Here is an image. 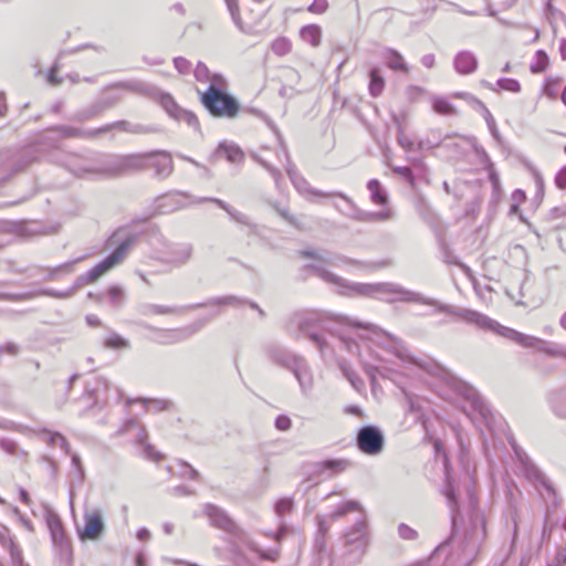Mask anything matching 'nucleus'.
<instances>
[{"mask_svg":"<svg viewBox=\"0 0 566 566\" xmlns=\"http://www.w3.org/2000/svg\"><path fill=\"white\" fill-rule=\"evenodd\" d=\"M41 157L39 147L35 145L29 146L24 149H22L14 159L12 167L14 168V171H19L24 169L32 161L38 160Z\"/></svg>","mask_w":566,"mask_h":566,"instance_id":"c85d7f7f","label":"nucleus"},{"mask_svg":"<svg viewBox=\"0 0 566 566\" xmlns=\"http://www.w3.org/2000/svg\"><path fill=\"white\" fill-rule=\"evenodd\" d=\"M200 102L214 117L234 118L240 112V103L234 96L214 87L201 93Z\"/></svg>","mask_w":566,"mask_h":566,"instance_id":"0eeeda50","label":"nucleus"},{"mask_svg":"<svg viewBox=\"0 0 566 566\" xmlns=\"http://www.w3.org/2000/svg\"><path fill=\"white\" fill-rule=\"evenodd\" d=\"M241 301L235 296L218 297L209 301L205 304H196L188 306H166L157 304H143L139 308L140 313L145 316L149 315H168V314H181L187 310L196 308L208 305H238Z\"/></svg>","mask_w":566,"mask_h":566,"instance_id":"f8f14e48","label":"nucleus"},{"mask_svg":"<svg viewBox=\"0 0 566 566\" xmlns=\"http://www.w3.org/2000/svg\"><path fill=\"white\" fill-rule=\"evenodd\" d=\"M103 345L108 349H127L130 347L129 340L115 332L109 333L105 337Z\"/></svg>","mask_w":566,"mask_h":566,"instance_id":"58836bf2","label":"nucleus"},{"mask_svg":"<svg viewBox=\"0 0 566 566\" xmlns=\"http://www.w3.org/2000/svg\"><path fill=\"white\" fill-rule=\"evenodd\" d=\"M349 468V461L345 459H329L316 462L314 464V472L319 475L331 478L335 474L344 472Z\"/></svg>","mask_w":566,"mask_h":566,"instance_id":"5701e85b","label":"nucleus"},{"mask_svg":"<svg viewBox=\"0 0 566 566\" xmlns=\"http://www.w3.org/2000/svg\"><path fill=\"white\" fill-rule=\"evenodd\" d=\"M199 201H211V202H214L221 209H223L230 216V218L232 220H234L235 222L242 223V224H247V226L250 224L249 223V218L245 214L234 210L227 202H224V201H222L220 199H217V198H202Z\"/></svg>","mask_w":566,"mask_h":566,"instance_id":"c9c22d12","label":"nucleus"},{"mask_svg":"<svg viewBox=\"0 0 566 566\" xmlns=\"http://www.w3.org/2000/svg\"><path fill=\"white\" fill-rule=\"evenodd\" d=\"M453 65L459 74H471L478 69V59L470 51H461L454 56Z\"/></svg>","mask_w":566,"mask_h":566,"instance_id":"393cba45","label":"nucleus"},{"mask_svg":"<svg viewBox=\"0 0 566 566\" xmlns=\"http://www.w3.org/2000/svg\"><path fill=\"white\" fill-rule=\"evenodd\" d=\"M335 196L342 198L348 205L349 211L347 212V216H349L350 218H354L356 220H359V221L373 222L371 212H366V211L359 210L355 206L353 200L349 197H347L345 193H343V192H335Z\"/></svg>","mask_w":566,"mask_h":566,"instance_id":"72a5a7b5","label":"nucleus"},{"mask_svg":"<svg viewBox=\"0 0 566 566\" xmlns=\"http://www.w3.org/2000/svg\"><path fill=\"white\" fill-rule=\"evenodd\" d=\"M314 322L315 319L312 316L295 315L289 324V329L292 331V327L295 324L300 333L306 335L319 348V350L324 353L327 348V343L322 334L314 331L312 326Z\"/></svg>","mask_w":566,"mask_h":566,"instance_id":"6ab92c4d","label":"nucleus"},{"mask_svg":"<svg viewBox=\"0 0 566 566\" xmlns=\"http://www.w3.org/2000/svg\"><path fill=\"white\" fill-rule=\"evenodd\" d=\"M174 65L180 74L188 73L191 67L190 62L187 59L181 57V56L174 59Z\"/></svg>","mask_w":566,"mask_h":566,"instance_id":"338daca9","label":"nucleus"},{"mask_svg":"<svg viewBox=\"0 0 566 566\" xmlns=\"http://www.w3.org/2000/svg\"><path fill=\"white\" fill-rule=\"evenodd\" d=\"M338 338L347 352H349L350 354L359 353L358 352L359 346L355 340L350 339L349 337H347L346 335H343V334H338Z\"/></svg>","mask_w":566,"mask_h":566,"instance_id":"e2e57ef3","label":"nucleus"},{"mask_svg":"<svg viewBox=\"0 0 566 566\" xmlns=\"http://www.w3.org/2000/svg\"><path fill=\"white\" fill-rule=\"evenodd\" d=\"M385 88V78L381 76L379 70L377 67H373L369 71V84L368 91L373 97H378L381 95Z\"/></svg>","mask_w":566,"mask_h":566,"instance_id":"f704fd0d","label":"nucleus"},{"mask_svg":"<svg viewBox=\"0 0 566 566\" xmlns=\"http://www.w3.org/2000/svg\"><path fill=\"white\" fill-rule=\"evenodd\" d=\"M143 402L145 405H148L149 407V410H156V411H161V410H165V409H168L170 402L167 401V400H161V399H153V400H146L144 399Z\"/></svg>","mask_w":566,"mask_h":566,"instance_id":"0e129e2a","label":"nucleus"},{"mask_svg":"<svg viewBox=\"0 0 566 566\" xmlns=\"http://www.w3.org/2000/svg\"><path fill=\"white\" fill-rule=\"evenodd\" d=\"M483 331L492 332L493 334L510 339L524 348H535L552 357L566 358V347H549L548 343L544 339L523 334L511 327L504 326L489 316L486 318Z\"/></svg>","mask_w":566,"mask_h":566,"instance_id":"20e7f679","label":"nucleus"},{"mask_svg":"<svg viewBox=\"0 0 566 566\" xmlns=\"http://www.w3.org/2000/svg\"><path fill=\"white\" fill-rule=\"evenodd\" d=\"M46 441L52 447H60L66 454L70 453V446L61 433L50 432Z\"/></svg>","mask_w":566,"mask_h":566,"instance_id":"de8ad7c7","label":"nucleus"},{"mask_svg":"<svg viewBox=\"0 0 566 566\" xmlns=\"http://www.w3.org/2000/svg\"><path fill=\"white\" fill-rule=\"evenodd\" d=\"M76 532L82 542L101 541L106 533L104 510L101 506H86L83 512V524L76 526Z\"/></svg>","mask_w":566,"mask_h":566,"instance_id":"1a4fd4ad","label":"nucleus"},{"mask_svg":"<svg viewBox=\"0 0 566 566\" xmlns=\"http://www.w3.org/2000/svg\"><path fill=\"white\" fill-rule=\"evenodd\" d=\"M327 0H314L307 10L312 13L322 14L327 10Z\"/></svg>","mask_w":566,"mask_h":566,"instance_id":"69168bd1","label":"nucleus"},{"mask_svg":"<svg viewBox=\"0 0 566 566\" xmlns=\"http://www.w3.org/2000/svg\"><path fill=\"white\" fill-rule=\"evenodd\" d=\"M135 242V235L129 234L120 241L115 250L87 273L76 277L73 286L74 293L82 286L96 282L101 276L120 264Z\"/></svg>","mask_w":566,"mask_h":566,"instance_id":"39448f33","label":"nucleus"},{"mask_svg":"<svg viewBox=\"0 0 566 566\" xmlns=\"http://www.w3.org/2000/svg\"><path fill=\"white\" fill-rule=\"evenodd\" d=\"M271 48L276 55L284 56L291 51V42L286 38H277Z\"/></svg>","mask_w":566,"mask_h":566,"instance_id":"8fccbe9b","label":"nucleus"},{"mask_svg":"<svg viewBox=\"0 0 566 566\" xmlns=\"http://www.w3.org/2000/svg\"><path fill=\"white\" fill-rule=\"evenodd\" d=\"M443 493L447 497V501H448V505L450 506L451 511H452V534H451V537H450V541H454L455 537H457V517H455V512L458 510V501H457V496H455V490H454V486L452 485L451 482H448L444 490H443Z\"/></svg>","mask_w":566,"mask_h":566,"instance_id":"2f4dec72","label":"nucleus"},{"mask_svg":"<svg viewBox=\"0 0 566 566\" xmlns=\"http://www.w3.org/2000/svg\"><path fill=\"white\" fill-rule=\"evenodd\" d=\"M300 35L303 41L312 46H318L322 40V30L317 24H308L301 29Z\"/></svg>","mask_w":566,"mask_h":566,"instance_id":"473e14b6","label":"nucleus"},{"mask_svg":"<svg viewBox=\"0 0 566 566\" xmlns=\"http://www.w3.org/2000/svg\"><path fill=\"white\" fill-rule=\"evenodd\" d=\"M356 444L363 453L377 455L384 450L385 437L378 427L364 426L357 432Z\"/></svg>","mask_w":566,"mask_h":566,"instance_id":"ddd939ff","label":"nucleus"},{"mask_svg":"<svg viewBox=\"0 0 566 566\" xmlns=\"http://www.w3.org/2000/svg\"><path fill=\"white\" fill-rule=\"evenodd\" d=\"M290 371H292L296 378L302 395L308 396L314 387V377L306 360L301 357L296 363H294V365H292Z\"/></svg>","mask_w":566,"mask_h":566,"instance_id":"412c9836","label":"nucleus"},{"mask_svg":"<svg viewBox=\"0 0 566 566\" xmlns=\"http://www.w3.org/2000/svg\"><path fill=\"white\" fill-rule=\"evenodd\" d=\"M146 156L145 167L149 165L155 168L156 174L160 177H167L172 171V159L166 151H153L144 154Z\"/></svg>","mask_w":566,"mask_h":566,"instance_id":"4be33fe9","label":"nucleus"},{"mask_svg":"<svg viewBox=\"0 0 566 566\" xmlns=\"http://www.w3.org/2000/svg\"><path fill=\"white\" fill-rule=\"evenodd\" d=\"M275 210L277 211V213L286 221L289 222L290 224L294 226V227H300L298 222H297V219L296 217H294L293 214L290 213V211L286 209V208H282V207H279V206H275Z\"/></svg>","mask_w":566,"mask_h":566,"instance_id":"774afa93","label":"nucleus"},{"mask_svg":"<svg viewBox=\"0 0 566 566\" xmlns=\"http://www.w3.org/2000/svg\"><path fill=\"white\" fill-rule=\"evenodd\" d=\"M0 542L10 551L11 562L13 566H27L23 563L22 553L14 542L9 537L7 527L0 525Z\"/></svg>","mask_w":566,"mask_h":566,"instance_id":"c756f323","label":"nucleus"},{"mask_svg":"<svg viewBox=\"0 0 566 566\" xmlns=\"http://www.w3.org/2000/svg\"><path fill=\"white\" fill-rule=\"evenodd\" d=\"M316 269L325 282L334 285L336 292L344 296L375 297L387 303L405 302L430 305L434 306L438 312L454 316L482 331L488 318L485 314L478 311L440 303L396 283H352L334 273L326 272L322 266H316Z\"/></svg>","mask_w":566,"mask_h":566,"instance_id":"f257e3e1","label":"nucleus"},{"mask_svg":"<svg viewBox=\"0 0 566 566\" xmlns=\"http://www.w3.org/2000/svg\"><path fill=\"white\" fill-rule=\"evenodd\" d=\"M338 321H339V323L342 325H345V326H349V327H354V328H364L366 331H370L374 334H384L391 342L389 350H391L397 357H399L401 360H405V361H408L410 364L417 365L420 368H423V369L426 368L423 363H420L419 360H417L415 357H412L409 354L407 347L405 346V344H403V342L401 339L390 335L387 332H384L378 326H376L374 324H364V323L350 319V318L345 317V316H339Z\"/></svg>","mask_w":566,"mask_h":566,"instance_id":"9b49d317","label":"nucleus"},{"mask_svg":"<svg viewBox=\"0 0 566 566\" xmlns=\"http://www.w3.org/2000/svg\"><path fill=\"white\" fill-rule=\"evenodd\" d=\"M208 83H209V86H208L207 91H210L213 87L217 90L224 91L228 86L227 80L224 78L223 75H221L219 73L210 74V78L208 80Z\"/></svg>","mask_w":566,"mask_h":566,"instance_id":"864d4df0","label":"nucleus"},{"mask_svg":"<svg viewBox=\"0 0 566 566\" xmlns=\"http://www.w3.org/2000/svg\"><path fill=\"white\" fill-rule=\"evenodd\" d=\"M282 153L286 159V174L298 193H301L308 200H311L312 197L329 198L335 196V192H323L311 187L308 181L297 171L296 167L291 163L289 153L285 149H282Z\"/></svg>","mask_w":566,"mask_h":566,"instance_id":"2eb2a0df","label":"nucleus"},{"mask_svg":"<svg viewBox=\"0 0 566 566\" xmlns=\"http://www.w3.org/2000/svg\"><path fill=\"white\" fill-rule=\"evenodd\" d=\"M38 294L51 296L54 298H69L74 294V289H69L66 291L43 290L40 291Z\"/></svg>","mask_w":566,"mask_h":566,"instance_id":"13d9d810","label":"nucleus"},{"mask_svg":"<svg viewBox=\"0 0 566 566\" xmlns=\"http://www.w3.org/2000/svg\"><path fill=\"white\" fill-rule=\"evenodd\" d=\"M398 534L402 539H406V541H413L418 536V533L416 530L411 528L410 526H408L407 524H403V523H401L398 526Z\"/></svg>","mask_w":566,"mask_h":566,"instance_id":"4d7b16f0","label":"nucleus"},{"mask_svg":"<svg viewBox=\"0 0 566 566\" xmlns=\"http://www.w3.org/2000/svg\"><path fill=\"white\" fill-rule=\"evenodd\" d=\"M63 165L77 177L97 174V163L80 155H67Z\"/></svg>","mask_w":566,"mask_h":566,"instance_id":"aec40b11","label":"nucleus"},{"mask_svg":"<svg viewBox=\"0 0 566 566\" xmlns=\"http://www.w3.org/2000/svg\"><path fill=\"white\" fill-rule=\"evenodd\" d=\"M193 73H195L196 80L199 82H203V83L208 82V80L210 78V74H211L209 69L207 67V65L202 62H198Z\"/></svg>","mask_w":566,"mask_h":566,"instance_id":"5fc2aeb1","label":"nucleus"},{"mask_svg":"<svg viewBox=\"0 0 566 566\" xmlns=\"http://www.w3.org/2000/svg\"><path fill=\"white\" fill-rule=\"evenodd\" d=\"M358 511L360 513V517L356 521L355 526L350 532L346 533V537L348 542L358 543V545L365 544V534H366V521L365 516L361 513V507L356 501H346L345 503L337 506L329 515L327 516H316L317 521V534L315 537V546L318 549H322L324 546V537L329 530V524L339 517L346 515L349 512Z\"/></svg>","mask_w":566,"mask_h":566,"instance_id":"7ed1b4c3","label":"nucleus"},{"mask_svg":"<svg viewBox=\"0 0 566 566\" xmlns=\"http://www.w3.org/2000/svg\"><path fill=\"white\" fill-rule=\"evenodd\" d=\"M255 159L258 160L259 164H261L272 175L276 185H279V182L281 180L280 170L276 169L275 167H273L266 159H264L262 157L255 156Z\"/></svg>","mask_w":566,"mask_h":566,"instance_id":"052dcab7","label":"nucleus"},{"mask_svg":"<svg viewBox=\"0 0 566 566\" xmlns=\"http://www.w3.org/2000/svg\"><path fill=\"white\" fill-rule=\"evenodd\" d=\"M108 301L115 308H119L126 301L125 291L118 285H112L107 290Z\"/></svg>","mask_w":566,"mask_h":566,"instance_id":"a19ab883","label":"nucleus"},{"mask_svg":"<svg viewBox=\"0 0 566 566\" xmlns=\"http://www.w3.org/2000/svg\"><path fill=\"white\" fill-rule=\"evenodd\" d=\"M205 513L208 516L210 524L214 527L223 530L238 537L243 535L240 527L231 520V517L220 507L213 504H207L205 506Z\"/></svg>","mask_w":566,"mask_h":566,"instance_id":"a211bd4d","label":"nucleus"},{"mask_svg":"<svg viewBox=\"0 0 566 566\" xmlns=\"http://www.w3.org/2000/svg\"><path fill=\"white\" fill-rule=\"evenodd\" d=\"M150 243L156 249L158 258L175 268L186 265L193 255L191 243H171L160 233L153 235Z\"/></svg>","mask_w":566,"mask_h":566,"instance_id":"423d86ee","label":"nucleus"},{"mask_svg":"<svg viewBox=\"0 0 566 566\" xmlns=\"http://www.w3.org/2000/svg\"><path fill=\"white\" fill-rule=\"evenodd\" d=\"M160 104L171 117H174L175 119L180 118L179 112H181L182 108H180L176 104L171 95L167 93H161Z\"/></svg>","mask_w":566,"mask_h":566,"instance_id":"79ce46f5","label":"nucleus"},{"mask_svg":"<svg viewBox=\"0 0 566 566\" xmlns=\"http://www.w3.org/2000/svg\"><path fill=\"white\" fill-rule=\"evenodd\" d=\"M338 367L342 370L346 379L352 384L355 389H359L363 386V380L357 376L352 366L344 359L338 361Z\"/></svg>","mask_w":566,"mask_h":566,"instance_id":"ea45409f","label":"nucleus"},{"mask_svg":"<svg viewBox=\"0 0 566 566\" xmlns=\"http://www.w3.org/2000/svg\"><path fill=\"white\" fill-rule=\"evenodd\" d=\"M275 513L279 517H282L284 514L292 512L293 510V500L291 497L280 499L274 506Z\"/></svg>","mask_w":566,"mask_h":566,"instance_id":"3c124183","label":"nucleus"},{"mask_svg":"<svg viewBox=\"0 0 566 566\" xmlns=\"http://www.w3.org/2000/svg\"><path fill=\"white\" fill-rule=\"evenodd\" d=\"M268 356L276 364L287 368H292V365L296 363L301 357L287 352L279 346H270L266 349Z\"/></svg>","mask_w":566,"mask_h":566,"instance_id":"cd10ccee","label":"nucleus"},{"mask_svg":"<svg viewBox=\"0 0 566 566\" xmlns=\"http://www.w3.org/2000/svg\"><path fill=\"white\" fill-rule=\"evenodd\" d=\"M81 260H83V258H78L74 261L65 262V263L60 264L54 268H48L46 269V272H48L46 280L53 281V280L59 279L62 275L71 274L74 270L75 263H77Z\"/></svg>","mask_w":566,"mask_h":566,"instance_id":"e433bc0d","label":"nucleus"},{"mask_svg":"<svg viewBox=\"0 0 566 566\" xmlns=\"http://www.w3.org/2000/svg\"><path fill=\"white\" fill-rule=\"evenodd\" d=\"M496 85L501 90L513 92V93H518L521 91V85H520L518 81H516L514 78H507V77L500 78V80H497Z\"/></svg>","mask_w":566,"mask_h":566,"instance_id":"603ef678","label":"nucleus"},{"mask_svg":"<svg viewBox=\"0 0 566 566\" xmlns=\"http://www.w3.org/2000/svg\"><path fill=\"white\" fill-rule=\"evenodd\" d=\"M432 107L440 115H451L455 113L453 105L444 97L436 96L432 98Z\"/></svg>","mask_w":566,"mask_h":566,"instance_id":"37998d69","label":"nucleus"},{"mask_svg":"<svg viewBox=\"0 0 566 566\" xmlns=\"http://www.w3.org/2000/svg\"><path fill=\"white\" fill-rule=\"evenodd\" d=\"M45 521L53 543L60 547H63L66 543V537L61 518L56 513L48 512Z\"/></svg>","mask_w":566,"mask_h":566,"instance_id":"bb28decb","label":"nucleus"},{"mask_svg":"<svg viewBox=\"0 0 566 566\" xmlns=\"http://www.w3.org/2000/svg\"><path fill=\"white\" fill-rule=\"evenodd\" d=\"M122 99V96L119 94H112L104 96L99 99H96L87 107L76 112L72 119L76 122H85L88 119H92L102 113H104L106 109L113 107Z\"/></svg>","mask_w":566,"mask_h":566,"instance_id":"f3484780","label":"nucleus"},{"mask_svg":"<svg viewBox=\"0 0 566 566\" xmlns=\"http://www.w3.org/2000/svg\"><path fill=\"white\" fill-rule=\"evenodd\" d=\"M385 59H386V65L392 71H399L403 73L409 72V66L405 62L402 55L394 50V49H387L385 52Z\"/></svg>","mask_w":566,"mask_h":566,"instance_id":"7c9ffc66","label":"nucleus"},{"mask_svg":"<svg viewBox=\"0 0 566 566\" xmlns=\"http://www.w3.org/2000/svg\"><path fill=\"white\" fill-rule=\"evenodd\" d=\"M408 402V411L411 413H416L417 418L422 416V405L418 398H415L410 395H406Z\"/></svg>","mask_w":566,"mask_h":566,"instance_id":"6e6d98bb","label":"nucleus"},{"mask_svg":"<svg viewBox=\"0 0 566 566\" xmlns=\"http://www.w3.org/2000/svg\"><path fill=\"white\" fill-rule=\"evenodd\" d=\"M234 24L243 31V22L240 15L238 0H224Z\"/></svg>","mask_w":566,"mask_h":566,"instance_id":"09e8293b","label":"nucleus"},{"mask_svg":"<svg viewBox=\"0 0 566 566\" xmlns=\"http://www.w3.org/2000/svg\"><path fill=\"white\" fill-rule=\"evenodd\" d=\"M207 323L206 319H199L188 326L180 328H158L156 326L142 323L145 329L156 334L155 342L161 345H172L181 343L196 333H198Z\"/></svg>","mask_w":566,"mask_h":566,"instance_id":"9d476101","label":"nucleus"},{"mask_svg":"<svg viewBox=\"0 0 566 566\" xmlns=\"http://www.w3.org/2000/svg\"><path fill=\"white\" fill-rule=\"evenodd\" d=\"M218 157H224L231 164H240L244 159V153L238 145L222 142L212 155V158Z\"/></svg>","mask_w":566,"mask_h":566,"instance_id":"a878e982","label":"nucleus"},{"mask_svg":"<svg viewBox=\"0 0 566 566\" xmlns=\"http://www.w3.org/2000/svg\"><path fill=\"white\" fill-rule=\"evenodd\" d=\"M457 96L467 98V99L473 102L479 107H482V116L484 117V119H485V122L488 124V127L489 126H494L495 119H494V117L492 116L491 112L488 109V107L485 106V104L483 102H481L480 99H478V98H475L473 96H470L468 94H458Z\"/></svg>","mask_w":566,"mask_h":566,"instance_id":"a18cd8bd","label":"nucleus"},{"mask_svg":"<svg viewBox=\"0 0 566 566\" xmlns=\"http://www.w3.org/2000/svg\"><path fill=\"white\" fill-rule=\"evenodd\" d=\"M145 155H107L97 163V174L106 176H119L133 170L145 168Z\"/></svg>","mask_w":566,"mask_h":566,"instance_id":"6e6552de","label":"nucleus"},{"mask_svg":"<svg viewBox=\"0 0 566 566\" xmlns=\"http://www.w3.org/2000/svg\"><path fill=\"white\" fill-rule=\"evenodd\" d=\"M548 64V55L543 50H538L535 54V62L531 65V71L533 73H542L547 69Z\"/></svg>","mask_w":566,"mask_h":566,"instance_id":"c03bdc74","label":"nucleus"},{"mask_svg":"<svg viewBox=\"0 0 566 566\" xmlns=\"http://www.w3.org/2000/svg\"><path fill=\"white\" fill-rule=\"evenodd\" d=\"M113 129H119L124 132L129 130V123L126 120H117L107 125H104L102 127L91 129V130H84L77 127L73 126H59L55 128L63 137H75V138H93L97 137L101 134L108 133Z\"/></svg>","mask_w":566,"mask_h":566,"instance_id":"dca6fc26","label":"nucleus"},{"mask_svg":"<svg viewBox=\"0 0 566 566\" xmlns=\"http://www.w3.org/2000/svg\"><path fill=\"white\" fill-rule=\"evenodd\" d=\"M482 536L478 530H473L470 534H465L464 539L462 541V551H463V566H469L472 559L479 552L481 545Z\"/></svg>","mask_w":566,"mask_h":566,"instance_id":"b1692460","label":"nucleus"},{"mask_svg":"<svg viewBox=\"0 0 566 566\" xmlns=\"http://www.w3.org/2000/svg\"><path fill=\"white\" fill-rule=\"evenodd\" d=\"M367 188L370 191L371 201L376 205L384 206L388 201L386 191L382 189L380 182L377 179H371L367 184Z\"/></svg>","mask_w":566,"mask_h":566,"instance_id":"4c0bfd02","label":"nucleus"},{"mask_svg":"<svg viewBox=\"0 0 566 566\" xmlns=\"http://www.w3.org/2000/svg\"><path fill=\"white\" fill-rule=\"evenodd\" d=\"M554 413L559 418L566 419V394H558L552 400Z\"/></svg>","mask_w":566,"mask_h":566,"instance_id":"49530a36","label":"nucleus"},{"mask_svg":"<svg viewBox=\"0 0 566 566\" xmlns=\"http://www.w3.org/2000/svg\"><path fill=\"white\" fill-rule=\"evenodd\" d=\"M398 144L407 151L413 150L415 143L413 140L403 134L402 127L399 125L398 127Z\"/></svg>","mask_w":566,"mask_h":566,"instance_id":"680f3d73","label":"nucleus"},{"mask_svg":"<svg viewBox=\"0 0 566 566\" xmlns=\"http://www.w3.org/2000/svg\"><path fill=\"white\" fill-rule=\"evenodd\" d=\"M301 255L303 258H312L314 261L313 263L308 264V268L314 272L315 275H317L319 279L325 281L319 274L316 269V266H322L326 272L332 273L326 269L327 265L342 268L346 265H356L357 262L354 260H350L346 256L338 255V254H332V253H318L315 250H303L301 251Z\"/></svg>","mask_w":566,"mask_h":566,"instance_id":"4468645a","label":"nucleus"},{"mask_svg":"<svg viewBox=\"0 0 566 566\" xmlns=\"http://www.w3.org/2000/svg\"><path fill=\"white\" fill-rule=\"evenodd\" d=\"M517 461L520 473L535 488L542 499L547 503V514L559 505V500L553 484L541 471V469L532 461L528 454L516 443H511Z\"/></svg>","mask_w":566,"mask_h":566,"instance_id":"f03ea898","label":"nucleus"},{"mask_svg":"<svg viewBox=\"0 0 566 566\" xmlns=\"http://www.w3.org/2000/svg\"><path fill=\"white\" fill-rule=\"evenodd\" d=\"M274 426L279 431H289L292 428V420L286 415H279L275 418Z\"/></svg>","mask_w":566,"mask_h":566,"instance_id":"bf43d9fd","label":"nucleus"}]
</instances>
